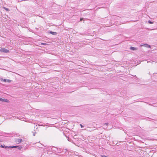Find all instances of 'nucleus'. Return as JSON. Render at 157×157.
Returning <instances> with one entry per match:
<instances>
[{"label":"nucleus","mask_w":157,"mask_h":157,"mask_svg":"<svg viewBox=\"0 0 157 157\" xmlns=\"http://www.w3.org/2000/svg\"><path fill=\"white\" fill-rule=\"evenodd\" d=\"M5 147V148H6V147H8V148L9 147H7V146H6V147Z\"/></svg>","instance_id":"aec40b11"},{"label":"nucleus","mask_w":157,"mask_h":157,"mask_svg":"<svg viewBox=\"0 0 157 157\" xmlns=\"http://www.w3.org/2000/svg\"><path fill=\"white\" fill-rule=\"evenodd\" d=\"M80 126H81V127L82 128H83L84 127V126L83 125H82V124H80Z\"/></svg>","instance_id":"4468645a"},{"label":"nucleus","mask_w":157,"mask_h":157,"mask_svg":"<svg viewBox=\"0 0 157 157\" xmlns=\"http://www.w3.org/2000/svg\"><path fill=\"white\" fill-rule=\"evenodd\" d=\"M32 133H33V135L34 136H35V134H36V132H35V130H34V131L33 132H32Z\"/></svg>","instance_id":"6e6552de"},{"label":"nucleus","mask_w":157,"mask_h":157,"mask_svg":"<svg viewBox=\"0 0 157 157\" xmlns=\"http://www.w3.org/2000/svg\"><path fill=\"white\" fill-rule=\"evenodd\" d=\"M22 140V139H17L16 140V142L17 143L19 144L21 143Z\"/></svg>","instance_id":"7ed1b4c3"},{"label":"nucleus","mask_w":157,"mask_h":157,"mask_svg":"<svg viewBox=\"0 0 157 157\" xmlns=\"http://www.w3.org/2000/svg\"><path fill=\"white\" fill-rule=\"evenodd\" d=\"M4 146H3L2 145H0V147H4Z\"/></svg>","instance_id":"2eb2a0df"},{"label":"nucleus","mask_w":157,"mask_h":157,"mask_svg":"<svg viewBox=\"0 0 157 157\" xmlns=\"http://www.w3.org/2000/svg\"><path fill=\"white\" fill-rule=\"evenodd\" d=\"M140 46H144L146 47L149 48H151V46L150 45H149L147 44H144L140 45Z\"/></svg>","instance_id":"f03ea898"},{"label":"nucleus","mask_w":157,"mask_h":157,"mask_svg":"<svg viewBox=\"0 0 157 157\" xmlns=\"http://www.w3.org/2000/svg\"><path fill=\"white\" fill-rule=\"evenodd\" d=\"M130 49L132 50H137V48L133 47H130Z\"/></svg>","instance_id":"39448f33"},{"label":"nucleus","mask_w":157,"mask_h":157,"mask_svg":"<svg viewBox=\"0 0 157 157\" xmlns=\"http://www.w3.org/2000/svg\"><path fill=\"white\" fill-rule=\"evenodd\" d=\"M0 52H2L8 53L9 52V51L6 48H1L0 49Z\"/></svg>","instance_id":"f257e3e1"},{"label":"nucleus","mask_w":157,"mask_h":157,"mask_svg":"<svg viewBox=\"0 0 157 157\" xmlns=\"http://www.w3.org/2000/svg\"><path fill=\"white\" fill-rule=\"evenodd\" d=\"M21 148H22V147H18V149L19 150H21Z\"/></svg>","instance_id":"f8f14e48"},{"label":"nucleus","mask_w":157,"mask_h":157,"mask_svg":"<svg viewBox=\"0 0 157 157\" xmlns=\"http://www.w3.org/2000/svg\"><path fill=\"white\" fill-rule=\"evenodd\" d=\"M3 81L5 82H11V81H10V80H9V79H3Z\"/></svg>","instance_id":"423d86ee"},{"label":"nucleus","mask_w":157,"mask_h":157,"mask_svg":"<svg viewBox=\"0 0 157 157\" xmlns=\"http://www.w3.org/2000/svg\"><path fill=\"white\" fill-rule=\"evenodd\" d=\"M108 124L109 123H106L104 124V125H106V127H105V128H107V126L108 125ZM104 128H105V127H104Z\"/></svg>","instance_id":"9d476101"},{"label":"nucleus","mask_w":157,"mask_h":157,"mask_svg":"<svg viewBox=\"0 0 157 157\" xmlns=\"http://www.w3.org/2000/svg\"><path fill=\"white\" fill-rule=\"evenodd\" d=\"M41 44H43V45H45V44H45V43H42Z\"/></svg>","instance_id":"6ab92c4d"},{"label":"nucleus","mask_w":157,"mask_h":157,"mask_svg":"<svg viewBox=\"0 0 157 157\" xmlns=\"http://www.w3.org/2000/svg\"><path fill=\"white\" fill-rule=\"evenodd\" d=\"M148 23H150V24H152V23H153V22H152L151 21H148Z\"/></svg>","instance_id":"ddd939ff"},{"label":"nucleus","mask_w":157,"mask_h":157,"mask_svg":"<svg viewBox=\"0 0 157 157\" xmlns=\"http://www.w3.org/2000/svg\"><path fill=\"white\" fill-rule=\"evenodd\" d=\"M83 18H81L80 19V21H82L83 20Z\"/></svg>","instance_id":"dca6fc26"},{"label":"nucleus","mask_w":157,"mask_h":157,"mask_svg":"<svg viewBox=\"0 0 157 157\" xmlns=\"http://www.w3.org/2000/svg\"><path fill=\"white\" fill-rule=\"evenodd\" d=\"M17 147H18L17 146H12V147H11V148H13V147L16 148Z\"/></svg>","instance_id":"9b49d317"},{"label":"nucleus","mask_w":157,"mask_h":157,"mask_svg":"<svg viewBox=\"0 0 157 157\" xmlns=\"http://www.w3.org/2000/svg\"><path fill=\"white\" fill-rule=\"evenodd\" d=\"M90 130V129H89V130H88V131H92V130Z\"/></svg>","instance_id":"a211bd4d"},{"label":"nucleus","mask_w":157,"mask_h":157,"mask_svg":"<svg viewBox=\"0 0 157 157\" xmlns=\"http://www.w3.org/2000/svg\"><path fill=\"white\" fill-rule=\"evenodd\" d=\"M90 130V129H89V130H88V131H92V130Z\"/></svg>","instance_id":"f3484780"},{"label":"nucleus","mask_w":157,"mask_h":157,"mask_svg":"<svg viewBox=\"0 0 157 157\" xmlns=\"http://www.w3.org/2000/svg\"><path fill=\"white\" fill-rule=\"evenodd\" d=\"M0 101H4L5 102H8L9 101L6 99H3L0 98Z\"/></svg>","instance_id":"20e7f679"},{"label":"nucleus","mask_w":157,"mask_h":157,"mask_svg":"<svg viewBox=\"0 0 157 157\" xmlns=\"http://www.w3.org/2000/svg\"><path fill=\"white\" fill-rule=\"evenodd\" d=\"M50 33L53 35H56V32H53L51 31L50 32Z\"/></svg>","instance_id":"1a4fd4ad"},{"label":"nucleus","mask_w":157,"mask_h":157,"mask_svg":"<svg viewBox=\"0 0 157 157\" xmlns=\"http://www.w3.org/2000/svg\"><path fill=\"white\" fill-rule=\"evenodd\" d=\"M3 8L5 10H6L7 11H10L9 9L8 8H7L5 7H3Z\"/></svg>","instance_id":"0eeeda50"}]
</instances>
